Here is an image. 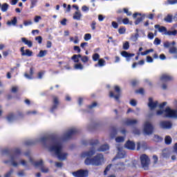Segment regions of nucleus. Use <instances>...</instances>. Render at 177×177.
<instances>
[{"label":"nucleus","instance_id":"obj_54","mask_svg":"<svg viewBox=\"0 0 177 177\" xmlns=\"http://www.w3.org/2000/svg\"><path fill=\"white\" fill-rule=\"evenodd\" d=\"M96 106H97V103L93 102L91 104L87 106V109H93V107H96Z\"/></svg>","mask_w":177,"mask_h":177},{"label":"nucleus","instance_id":"obj_8","mask_svg":"<svg viewBox=\"0 0 177 177\" xmlns=\"http://www.w3.org/2000/svg\"><path fill=\"white\" fill-rule=\"evenodd\" d=\"M24 118V114H23V112L21 111H17V116L15 115V113H10L8 114L6 116V120L8 121V122H13L17 118Z\"/></svg>","mask_w":177,"mask_h":177},{"label":"nucleus","instance_id":"obj_55","mask_svg":"<svg viewBox=\"0 0 177 177\" xmlns=\"http://www.w3.org/2000/svg\"><path fill=\"white\" fill-rule=\"evenodd\" d=\"M123 11L127 14V16H132V12L128 10V8H123Z\"/></svg>","mask_w":177,"mask_h":177},{"label":"nucleus","instance_id":"obj_22","mask_svg":"<svg viewBox=\"0 0 177 177\" xmlns=\"http://www.w3.org/2000/svg\"><path fill=\"white\" fill-rule=\"evenodd\" d=\"M161 81H165L167 82L168 81H172L173 78L171 76L168 75H162L160 77Z\"/></svg>","mask_w":177,"mask_h":177},{"label":"nucleus","instance_id":"obj_19","mask_svg":"<svg viewBox=\"0 0 177 177\" xmlns=\"http://www.w3.org/2000/svg\"><path fill=\"white\" fill-rule=\"evenodd\" d=\"M21 40L25 45H27L28 48H32V41L30 40L27 39L26 37H21Z\"/></svg>","mask_w":177,"mask_h":177},{"label":"nucleus","instance_id":"obj_20","mask_svg":"<svg viewBox=\"0 0 177 177\" xmlns=\"http://www.w3.org/2000/svg\"><path fill=\"white\" fill-rule=\"evenodd\" d=\"M33 75H34V68H32V67H31L30 68V74L29 75L27 73H24V77H26V78H27L28 80H32Z\"/></svg>","mask_w":177,"mask_h":177},{"label":"nucleus","instance_id":"obj_11","mask_svg":"<svg viewBox=\"0 0 177 177\" xmlns=\"http://www.w3.org/2000/svg\"><path fill=\"white\" fill-rule=\"evenodd\" d=\"M59 104H60V102L59 101V97L57 96H53V105L50 109V113H54L55 110H57V107H59Z\"/></svg>","mask_w":177,"mask_h":177},{"label":"nucleus","instance_id":"obj_43","mask_svg":"<svg viewBox=\"0 0 177 177\" xmlns=\"http://www.w3.org/2000/svg\"><path fill=\"white\" fill-rule=\"evenodd\" d=\"M177 52V49H176V47H171L169 50V53L171 54V55H175V53H176Z\"/></svg>","mask_w":177,"mask_h":177},{"label":"nucleus","instance_id":"obj_4","mask_svg":"<svg viewBox=\"0 0 177 177\" xmlns=\"http://www.w3.org/2000/svg\"><path fill=\"white\" fill-rule=\"evenodd\" d=\"M156 115H162L163 118H176L177 117V111L167 106L165 110H158Z\"/></svg>","mask_w":177,"mask_h":177},{"label":"nucleus","instance_id":"obj_44","mask_svg":"<svg viewBox=\"0 0 177 177\" xmlns=\"http://www.w3.org/2000/svg\"><path fill=\"white\" fill-rule=\"evenodd\" d=\"M131 85L133 87L137 86V85H139V80L135 79L131 80Z\"/></svg>","mask_w":177,"mask_h":177},{"label":"nucleus","instance_id":"obj_1","mask_svg":"<svg viewBox=\"0 0 177 177\" xmlns=\"http://www.w3.org/2000/svg\"><path fill=\"white\" fill-rule=\"evenodd\" d=\"M40 140L44 146L46 147L50 145L49 151L55 153L58 159L63 160L67 158V153L62 152L63 151V145L60 142L59 138L57 136H46L41 138Z\"/></svg>","mask_w":177,"mask_h":177},{"label":"nucleus","instance_id":"obj_24","mask_svg":"<svg viewBox=\"0 0 177 177\" xmlns=\"http://www.w3.org/2000/svg\"><path fill=\"white\" fill-rule=\"evenodd\" d=\"M109 149H110V147L109 146V145L105 144L103 145H101L100 147V148L97 149L98 151H107V150H109Z\"/></svg>","mask_w":177,"mask_h":177},{"label":"nucleus","instance_id":"obj_6","mask_svg":"<svg viewBox=\"0 0 177 177\" xmlns=\"http://www.w3.org/2000/svg\"><path fill=\"white\" fill-rule=\"evenodd\" d=\"M79 131L77 129H72L69 130L68 132L65 133L62 136V140L66 142V140H70L74 136V135H77Z\"/></svg>","mask_w":177,"mask_h":177},{"label":"nucleus","instance_id":"obj_47","mask_svg":"<svg viewBox=\"0 0 177 177\" xmlns=\"http://www.w3.org/2000/svg\"><path fill=\"white\" fill-rule=\"evenodd\" d=\"M123 49L124 50H128L129 49V42L125 41V43L123 44Z\"/></svg>","mask_w":177,"mask_h":177},{"label":"nucleus","instance_id":"obj_33","mask_svg":"<svg viewBox=\"0 0 177 177\" xmlns=\"http://www.w3.org/2000/svg\"><path fill=\"white\" fill-rule=\"evenodd\" d=\"M89 145L90 146L95 147V146H97V145H99V141L97 140H91Z\"/></svg>","mask_w":177,"mask_h":177},{"label":"nucleus","instance_id":"obj_25","mask_svg":"<svg viewBox=\"0 0 177 177\" xmlns=\"http://www.w3.org/2000/svg\"><path fill=\"white\" fill-rule=\"evenodd\" d=\"M121 55L123 57H133V56H135V54H133V53H129L127 51H122L121 52Z\"/></svg>","mask_w":177,"mask_h":177},{"label":"nucleus","instance_id":"obj_46","mask_svg":"<svg viewBox=\"0 0 177 177\" xmlns=\"http://www.w3.org/2000/svg\"><path fill=\"white\" fill-rule=\"evenodd\" d=\"M41 171L43 172V174H48L49 172V169L43 165L41 167Z\"/></svg>","mask_w":177,"mask_h":177},{"label":"nucleus","instance_id":"obj_58","mask_svg":"<svg viewBox=\"0 0 177 177\" xmlns=\"http://www.w3.org/2000/svg\"><path fill=\"white\" fill-rule=\"evenodd\" d=\"M35 41H38V44H42V37L41 36H37L35 37Z\"/></svg>","mask_w":177,"mask_h":177},{"label":"nucleus","instance_id":"obj_32","mask_svg":"<svg viewBox=\"0 0 177 177\" xmlns=\"http://www.w3.org/2000/svg\"><path fill=\"white\" fill-rule=\"evenodd\" d=\"M104 63H106V61L103 59H100L98 60V64H96L95 65V67H97V66H100V67H103L104 66Z\"/></svg>","mask_w":177,"mask_h":177},{"label":"nucleus","instance_id":"obj_61","mask_svg":"<svg viewBox=\"0 0 177 177\" xmlns=\"http://www.w3.org/2000/svg\"><path fill=\"white\" fill-rule=\"evenodd\" d=\"M167 3L169 5H175V3H177V0H167Z\"/></svg>","mask_w":177,"mask_h":177},{"label":"nucleus","instance_id":"obj_27","mask_svg":"<svg viewBox=\"0 0 177 177\" xmlns=\"http://www.w3.org/2000/svg\"><path fill=\"white\" fill-rule=\"evenodd\" d=\"M81 57V55H73L71 57L72 60H73L74 63H80V59Z\"/></svg>","mask_w":177,"mask_h":177},{"label":"nucleus","instance_id":"obj_18","mask_svg":"<svg viewBox=\"0 0 177 177\" xmlns=\"http://www.w3.org/2000/svg\"><path fill=\"white\" fill-rule=\"evenodd\" d=\"M95 153L96 151L95 148H93L91 150L85 151L82 153L83 157H92V156H95Z\"/></svg>","mask_w":177,"mask_h":177},{"label":"nucleus","instance_id":"obj_16","mask_svg":"<svg viewBox=\"0 0 177 177\" xmlns=\"http://www.w3.org/2000/svg\"><path fill=\"white\" fill-rule=\"evenodd\" d=\"M157 106H158V101L153 102V98L149 97V102H148V106L149 107L150 110H154V109H156V107H157Z\"/></svg>","mask_w":177,"mask_h":177},{"label":"nucleus","instance_id":"obj_56","mask_svg":"<svg viewBox=\"0 0 177 177\" xmlns=\"http://www.w3.org/2000/svg\"><path fill=\"white\" fill-rule=\"evenodd\" d=\"M154 139L156 140V142H161L162 140V138H161L158 135H155L154 136Z\"/></svg>","mask_w":177,"mask_h":177},{"label":"nucleus","instance_id":"obj_9","mask_svg":"<svg viewBox=\"0 0 177 177\" xmlns=\"http://www.w3.org/2000/svg\"><path fill=\"white\" fill-rule=\"evenodd\" d=\"M113 89L117 93L116 95H114V92L110 91L109 92V96L110 97H114L116 100H120V97H121V88L118 86H114Z\"/></svg>","mask_w":177,"mask_h":177},{"label":"nucleus","instance_id":"obj_40","mask_svg":"<svg viewBox=\"0 0 177 177\" xmlns=\"http://www.w3.org/2000/svg\"><path fill=\"white\" fill-rule=\"evenodd\" d=\"M125 140V138L122 136H118L115 138V142L117 143H122Z\"/></svg>","mask_w":177,"mask_h":177},{"label":"nucleus","instance_id":"obj_45","mask_svg":"<svg viewBox=\"0 0 177 177\" xmlns=\"http://www.w3.org/2000/svg\"><path fill=\"white\" fill-rule=\"evenodd\" d=\"M113 165L109 164L106 166V167L105 168V170L104 171V175H107V173L109 172V171H110V169H111V166Z\"/></svg>","mask_w":177,"mask_h":177},{"label":"nucleus","instance_id":"obj_13","mask_svg":"<svg viewBox=\"0 0 177 177\" xmlns=\"http://www.w3.org/2000/svg\"><path fill=\"white\" fill-rule=\"evenodd\" d=\"M114 169L116 172H121V171H124L126 166L125 163L122 162H119L113 165Z\"/></svg>","mask_w":177,"mask_h":177},{"label":"nucleus","instance_id":"obj_39","mask_svg":"<svg viewBox=\"0 0 177 177\" xmlns=\"http://www.w3.org/2000/svg\"><path fill=\"white\" fill-rule=\"evenodd\" d=\"M165 21L167 23H172V15H168L165 19Z\"/></svg>","mask_w":177,"mask_h":177},{"label":"nucleus","instance_id":"obj_21","mask_svg":"<svg viewBox=\"0 0 177 177\" xmlns=\"http://www.w3.org/2000/svg\"><path fill=\"white\" fill-rule=\"evenodd\" d=\"M124 124L125 125H135V124H138V120H131V119H127Z\"/></svg>","mask_w":177,"mask_h":177},{"label":"nucleus","instance_id":"obj_3","mask_svg":"<svg viewBox=\"0 0 177 177\" xmlns=\"http://www.w3.org/2000/svg\"><path fill=\"white\" fill-rule=\"evenodd\" d=\"M3 153L4 154H11L10 158H11V164L13 167H17L19 165V163L15 161L16 158H17V156H20L21 154V150L19 148H15L12 150L10 149H4L3 151Z\"/></svg>","mask_w":177,"mask_h":177},{"label":"nucleus","instance_id":"obj_36","mask_svg":"<svg viewBox=\"0 0 177 177\" xmlns=\"http://www.w3.org/2000/svg\"><path fill=\"white\" fill-rule=\"evenodd\" d=\"M75 70H84V65H82L81 63L76 64L74 66Z\"/></svg>","mask_w":177,"mask_h":177},{"label":"nucleus","instance_id":"obj_29","mask_svg":"<svg viewBox=\"0 0 177 177\" xmlns=\"http://www.w3.org/2000/svg\"><path fill=\"white\" fill-rule=\"evenodd\" d=\"M8 9H9V4L8 3H4L1 5V12H8Z\"/></svg>","mask_w":177,"mask_h":177},{"label":"nucleus","instance_id":"obj_28","mask_svg":"<svg viewBox=\"0 0 177 177\" xmlns=\"http://www.w3.org/2000/svg\"><path fill=\"white\" fill-rule=\"evenodd\" d=\"M117 129H115V127H112L111 130V138L114 139V137L117 136Z\"/></svg>","mask_w":177,"mask_h":177},{"label":"nucleus","instance_id":"obj_2","mask_svg":"<svg viewBox=\"0 0 177 177\" xmlns=\"http://www.w3.org/2000/svg\"><path fill=\"white\" fill-rule=\"evenodd\" d=\"M104 161V156L102 153H98L93 158H86L84 160L85 165H95L99 167L103 164Z\"/></svg>","mask_w":177,"mask_h":177},{"label":"nucleus","instance_id":"obj_5","mask_svg":"<svg viewBox=\"0 0 177 177\" xmlns=\"http://www.w3.org/2000/svg\"><path fill=\"white\" fill-rule=\"evenodd\" d=\"M140 160L141 162L142 167L147 171L149 169V166L150 165V158L146 154H142L140 157Z\"/></svg>","mask_w":177,"mask_h":177},{"label":"nucleus","instance_id":"obj_35","mask_svg":"<svg viewBox=\"0 0 177 177\" xmlns=\"http://www.w3.org/2000/svg\"><path fill=\"white\" fill-rule=\"evenodd\" d=\"M153 52H154V49L151 48V49L147 50L144 52H141L140 54L142 56H146V55H149V53H151Z\"/></svg>","mask_w":177,"mask_h":177},{"label":"nucleus","instance_id":"obj_38","mask_svg":"<svg viewBox=\"0 0 177 177\" xmlns=\"http://www.w3.org/2000/svg\"><path fill=\"white\" fill-rule=\"evenodd\" d=\"M38 3V0H30V9H32L37 6V3Z\"/></svg>","mask_w":177,"mask_h":177},{"label":"nucleus","instance_id":"obj_10","mask_svg":"<svg viewBox=\"0 0 177 177\" xmlns=\"http://www.w3.org/2000/svg\"><path fill=\"white\" fill-rule=\"evenodd\" d=\"M75 177H88L89 175V171L87 169H79L72 173Z\"/></svg>","mask_w":177,"mask_h":177},{"label":"nucleus","instance_id":"obj_51","mask_svg":"<svg viewBox=\"0 0 177 177\" xmlns=\"http://www.w3.org/2000/svg\"><path fill=\"white\" fill-rule=\"evenodd\" d=\"M13 171H14L13 169H10V171L5 174L4 177L12 176V174H13Z\"/></svg>","mask_w":177,"mask_h":177},{"label":"nucleus","instance_id":"obj_60","mask_svg":"<svg viewBox=\"0 0 177 177\" xmlns=\"http://www.w3.org/2000/svg\"><path fill=\"white\" fill-rule=\"evenodd\" d=\"M153 164H157L158 162V156L157 155L153 156Z\"/></svg>","mask_w":177,"mask_h":177},{"label":"nucleus","instance_id":"obj_12","mask_svg":"<svg viewBox=\"0 0 177 177\" xmlns=\"http://www.w3.org/2000/svg\"><path fill=\"white\" fill-rule=\"evenodd\" d=\"M153 129H154V128L153 127V125L150 122H147L145 124L144 133L145 135H151V133H153Z\"/></svg>","mask_w":177,"mask_h":177},{"label":"nucleus","instance_id":"obj_41","mask_svg":"<svg viewBox=\"0 0 177 177\" xmlns=\"http://www.w3.org/2000/svg\"><path fill=\"white\" fill-rule=\"evenodd\" d=\"M92 57L93 62H97L99 59H100V55H99L98 53H95L94 55H93Z\"/></svg>","mask_w":177,"mask_h":177},{"label":"nucleus","instance_id":"obj_30","mask_svg":"<svg viewBox=\"0 0 177 177\" xmlns=\"http://www.w3.org/2000/svg\"><path fill=\"white\" fill-rule=\"evenodd\" d=\"M46 53H48V50H41L37 56V57H44V56H46Z\"/></svg>","mask_w":177,"mask_h":177},{"label":"nucleus","instance_id":"obj_57","mask_svg":"<svg viewBox=\"0 0 177 177\" xmlns=\"http://www.w3.org/2000/svg\"><path fill=\"white\" fill-rule=\"evenodd\" d=\"M19 91V87H17V86H13V87H12V88H11V92L12 93H17V92Z\"/></svg>","mask_w":177,"mask_h":177},{"label":"nucleus","instance_id":"obj_63","mask_svg":"<svg viewBox=\"0 0 177 177\" xmlns=\"http://www.w3.org/2000/svg\"><path fill=\"white\" fill-rule=\"evenodd\" d=\"M85 46H88V42H83L80 44V47L85 50Z\"/></svg>","mask_w":177,"mask_h":177},{"label":"nucleus","instance_id":"obj_31","mask_svg":"<svg viewBox=\"0 0 177 177\" xmlns=\"http://www.w3.org/2000/svg\"><path fill=\"white\" fill-rule=\"evenodd\" d=\"M165 145H171L172 143V138L169 136H167L165 138Z\"/></svg>","mask_w":177,"mask_h":177},{"label":"nucleus","instance_id":"obj_59","mask_svg":"<svg viewBox=\"0 0 177 177\" xmlns=\"http://www.w3.org/2000/svg\"><path fill=\"white\" fill-rule=\"evenodd\" d=\"M154 45H160L161 44V40L158 38H156L153 41Z\"/></svg>","mask_w":177,"mask_h":177},{"label":"nucleus","instance_id":"obj_53","mask_svg":"<svg viewBox=\"0 0 177 177\" xmlns=\"http://www.w3.org/2000/svg\"><path fill=\"white\" fill-rule=\"evenodd\" d=\"M73 50H75V52H77V53H81V48L78 46H74Z\"/></svg>","mask_w":177,"mask_h":177},{"label":"nucleus","instance_id":"obj_37","mask_svg":"<svg viewBox=\"0 0 177 177\" xmlns=\"http://www.w3.org/2000/svg\"><path fill=\"white\" fill-rule=\"evenodd\" d=\"M34 165L35 167H42L44 165V160H40L39 161H36L34 162Z\"/></svg>","mask_w":177,"mask_h":177},{"label":"nucleus","instance_id":"obj_34","mask_svg":"<svg viewBox=\"0 0 177 177\" xmlns=\"http://www.w3.org/2000/svg\"><path fill=\"white\" fill-rule=\"evenodd\" d=\"M80 59H81V62H82V63H88L89 62V57L86 55H84V56L81 55Z\"/></svg>","mask_w":177,"mask_h":177},{"label":"nucleus","instance_id":"obj_7","mask_svg":"<svg viewBox=\"0 0 177 177\" xmlns=\"http://www.w3.org/2000/svg\"><path fill=\"white\" fill-rule=\"evenodd\" d=\"M154 27L158 29L159 32H165L167 35H174L175 37L177 34L176 30L167 31L165 26H160L159 24L155 25Z\"/></svg>","mask_w":177,"mask_h":177},{"label":"nucleus","instance_id":"obj_62","mask_svg":"<svg viewBox=\"0 0 177 177\" xmlns=\"http://www.w3.org/2000/svg\"><path fill=\"white\" fill-rule=\"evenodd\" d=\"M130 104H131V106H133V107H135L136 106V104H138V103L136 102V100H131L130 101Z\"/></svg>","mask_w":177,"mask_h":177},{"label":"nucleus","instance_id":"obj_42","mask_svg":"<svg viewBox=\"0 0 177 177\" xmlns=\"http://www.w3.org/2000/svg\"><path fill=\"white\" fill-rule=\"evenodd\" d=\"M144 19H145V17H140L139 18H137L136 20L134 22L135 25L138 26V24L142 23V21H143Z\"/></svg>","mask_w":177,"mask_h":177},{"label":"nucleus","instance_id":"obj_48","mask_svg":"<svg viewBox=\"0 0 177 177\" xmlns=\"http://www.w3.org/2000/svg\"><path fill=\"white\" fill-rule=\"evenodd\" d=\"M92 38V35L86 33L84 35V41H89Z\"/></svg>","mask_w":177,"mask_h":177},{"label":"nucleus","instance_id":"obj_50","mask_svg":"<svg viewBox=\"0 0 177 177\" xmlns=\"http://www.w3.org/2000/svg\"><path fill=\"white\" fill-rule=\"evenodd\" d=\"M136 93H140V95H145V89L143 88H140L136 91Z\"/></svg>","mask_w":177,"mask_h":177},{"label":"nucleus","instance_id":"obj_17","mask_svg":"<svg viewBox=\"0 0 177 177\" xmlns=\"http://www.w3.org/2000/svg\"><path fill=\"white\" fill-rule=\"evenodd\" d=\"M20 52L21 56H28V57L32 56V51L30 50V49H26V51H24V47L21 48Z\"/></svg>","mask_w":177,"mask_h":177},{"label":"nucleus","instance_id":"obj_52","mask_svg":"<svg viewBox=\"0 0 177 177\" xmlns=\"http://www.w3.org/2000/svg\"><path fill=\"white\" fill-rule=\"evenodd\" d=\"M125 31H126V29H125L124 27H120V28L118 29V32H119V34H120V35L125 34Z\"/></svg>","mask_w":177,"mask_h":177},{"label":"nucleus","instance_id":"obj_49","mask_svg":"<svg viewBox=\"0 0 177 177\" xmlns=\"http://www.w3.org/2000/svg\"><path fill=\"white\" fill-rule=\"evenodd\" d=\"M91 28L93 30V31H95L96 30V21H93L91 24Z\"/></svg>","mask_w":177,"mask_h":177},{"label":"nucleus","instance_id":"obj_23","mask_svg":"<svg viewBox=\"0 0 177 177\" xmlns=\"http://www.w3.org/2000/svg\"><path fill=\"white\" fill-rule=\"evenodd\" d=\"M81 17H82V15L81 14V12L76 11L73 14V20H81Z\"/></svg>","mask_w":177,"mask_h":177},{"label":"nucleus","instance_id":"obj_26","mask_svg":"<svg viewBox=\"0 0 177 177\" xmlns=\"http://www.w3.org/2000/svg\"><path fill=\"white\" fill-rule=\"evenodd\" d=\"M17 24V17H14L12 20L7 21V26H16Z\"/></svg>","mask_w":177,"mask_h":177},{"label":"nucleus","instance_id":"obj_64","mask_svg":"<svg viewBox=\"0 0 177 177\" xmlns=\"http://www.w3.org/2000/svg\"><path fill=\"white\" fill-rule=\"evenodd\" d=\"M122 23L124 25L129 24V19H128V18L123 19H122Z\"/></svg>","mask_w":177,"mask_h":177},{"label":"nucleus","instance_id":"obj_15","mask_svg":"<svg viewBox=\"0 0 177 177\" xmlns=\"http://www.w3.org/2000/svg\"><path fill=\"white\" fill-rule=\"evenodd\" d=\"M124 147L128 150H135L136 145L133 141L128 140L125 143Z\"/></svg>","mask_w":177,"mask_h":177},{"label":"nucleus","instance_id":"obj_14","mask_svg":"<svg viewBox=\"0 0 177 177\" xmlns=\"http://www.w3.org/2000/svg\"><path fill=\"white\" fill-rule=\"evenodd\" d=\"M160 125V128L163 129H171L172 128V123L169 121H161Z\"/></svg>","mask_w":177,"mask_h":177}]
</instances>
